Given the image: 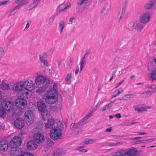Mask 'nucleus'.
<instances>
[{
	"label": "nucleus",
	"mask_w": 156,
	"mask_h": 156,
	"mask_svg": "<svg viewBox=\"0 0 156 156\" xmlns=\"http://www.w3.org/2000/svg\"><path fill=\"white\" fill-rule=\"evenodd\" d=\"M146 136L144 137H133V138H130V140H139L140 139H141V138H144V137H146Z\"/></svg>",
	"instance_id": "8fccbe9b"
},
{
	"label": "nucleus",
	"mask_w": 156,
	"mask_h": 156,
	"mask_svg": "<svg viewBox=\"0 0 156 156\" xmlns=\"http://www.w3.org/2000/svg\"><path fill=\"white\" fill-rule=\"evenodd\" d=\"M23 4H18L16 6L14 9L10 12V15H14L16 12H14V11L19 9L20 7L23 6Z\"/></svg>",
	"instance_id": "bb28decb"
},
{
	"label": "nucleus",
	"mask_w": 156,
	"mask_h": 156,
	"mask_svg": "<svg viewBox=\"0 0 156 156\" xmlns=\"http://www.w3.org/2000/svg\"><path fill=\"white\" fill-rule=\"evenodd\" d=\"M136 140L135 141V143L136 144H140L142 143V140Z\"/></svg>",
	"instance_id": "bf43d9fd"
},
{
	"label": "nucleus",
	"mask_w": 156,
	"mask_h": 156,
	"mask_svg": "<svg viewBox=\"0 0 156 156\" xmlns=\"http://www.w3.org/2000/svg\"><path fill=\"white\" fill-rule=\"evenodd\" d=\"M75 126V123H72L70 126V128L71 130L73 131L76 130V129L74 130V126Z\"/></svg>",
	"instance_id": "603ef678"
},
{
	"label": "nucleus",
	"mask_w": 156,
	"mask_h": 156,
	"mask_svg": "<svg viewBox=\"0 0 156 156\" xmlns=\"http://www.w3.org/2000/svg\"><path fill=\"white\" fill-rule=\"evenodd\" d=\"M78 150L82 152H86L87 151V150L85 149H81Z\"/></svg>",
	"instance_id": "052dcab7"
},
{
	"label": "nucleus",
	"mask_w": 156,
	"mask_h": 156,
	"mask_svg": "<svg viewBox=\"0 0 156 156\" xmlns=\"http://www.w3.org/2000/svg\"><path fill=\"white\" fill-rule=\"evenodd\" d=\"M135 110L137 111L139 113L142 112V110L141 108H139L138 107H134Z\"/></svg>",
	"instance_id": "864d4df0"
},
{
	"label": "nucleus",
	"mask_w": 156,
	"mask_h": 156,
	"mask_svg": "<svg viewBox=\"0 0 156 156\" xmlns=\"http://www.w3.org/2000/svg\"><path fill=\"white\" fill-rule=\"evenodd\" d=\"M85 121L83 119L80 120L76 124L74 128V130L75 129H79L83 124V122Z\"/></svg>",
	"instance_id": "7c9ffc66"
},
{
	"label": "nucleus",
	"mask_w": 156,
	"mask_h": 156,
	"mask_svg": "<svg viewBox=\"0 0 156 156\" xmlns=\"http://www.w3.org/2000/svg\"><path fill=\"white\" fill-rule=\"evenodd\" d=\"M0 88L3 90H9L10 89L9 85L2 82L0 83Z\"/></svg>",
	"instance_id": "4be33fe9"
},
{
	"label": "nucleus",
	"mask_w": 156,
	"mask_h": 156,
	"mask_svg": "<svg viewBox=\"0 0 156 156\" xmlns=\"http://www.w3.org/2000/svg\"><path fill=\"white\" fill-rule=\"evenodd\" d=\"M15 105L17 108L20 109H22L27 106V101L23 98H18L16 100Z\"/></svg>",
	"instance_id": "0eeeda50"
},
{
	"label": "nucleus",
	"mask_w": 156,
	"mask_h": 156,
	"mask_svg": "<svg viewBox=\"0 0 156 156\" xmlns=\"http://www.w3.org/2000/svg\"><path fill=\"white\" fill-rule=\"evenodd\" d=\"M15 2L16 3H20L19 4H23V6L27 4L28 2L26 0H15Z\"/></svg>",
	"instance_id": "2f4dec72"
},
{
	"label": "nucleus",
	"mask_w": 156,
	"mask_h": 156,
	"mask_svg": "<svg viewBox=\"0 0 156 156\" xmlns=\"http://www.w3.org/2000/svg\"><path fill=\"white\" fill-rule=\"evenodd\" d=\"M40 62L41 63L43 64L45 66L48 67L49 66H50V65L49 64L47 60L46 59L40 61Z\"/></svg>",
	"instance_id": "79ce46f5"
},
{
	"label": "nucleus",
	"mask_w": 156,
	"mask_h": 156,
	"mask_svg": "<svg viewBox=\"0 0 156 156\" xmlns=\"http://www.w3.org/2000/svg\"><path fill=\"white\" fill-rule=\"evenodd\" d=\"M13 90L16 91H21L25 89L22 81L19 82L14 84L12 87Z\"/></svg>",
	"instance_id": "f3484780"
},
{
	"label": "nucleus",
	"mask_w": 156,
	"mask_h": 156,
	"mask_svg": "<svg viewBox=\"0 0 156 156\" xmlns=\"http://www.w3.org/2000/svg\"><path fill=\"white\" fill-rule=\"evenodd\" d=\"M31 21L30 20H28L27 21V23L26 24V27L25 28V29H27L29 27H30V26L31 24Z\"/></svg>",
	"instance_id": "3c124183"
},
{
	"label": "nucleus",
	"mask_w": 156,
	"mask_h": 156,
	"mask_svg": "<svg viewBox=\"0 0 156 156\" xmlns=\"http://www.w3.org/2000/svg\"><path fill=\"white\" fill-rule=\"evenodd\" d=\"M148 13L143 14L140 18V22L143 23H147L150 20V16Z\"/></svg>",
	"instance_id": "6ab92c4d"
},
{
	"label": "nucleus",
	"mask_w": 156,
	"mask_h": 156,
	"mask_svg": "<svg viewBox=\"0 0 156 156\" xmlns=\"http://www.w3.org/2000/svg\"><path fill=\"white\" fill-rule=\"evenodd\" d=\"M52 109L55 112L57 111L58 110V109H57L56 106L52 107Z\"/></svg>",
	"instance_id": "338daca9"
},
{
	"label": "nucleus",
	"mask_w": 156,
	"mask_h": 156,
	"mask_svg": "<svg viewBox=\"0 0 156 156\" xmlns=\"http://www.w3.org/2000/svg\"><path fill=\"white\" fill-rule=\"evenodd\" d=\"M50 136L54 140L61 139L62 137V132L59 131L57 128H53L50 131Z\"/></svg>",
	"instance_id": "423d86ee"
},
{
	"label": "nucleus",
	"mask_w": 156,
	"mask_h": 156,
	"mask_svg": "<svg viewBox=\"0 0 156 156\" xmlns=\"http://www.w3.org/2000/svg\"><path fill=\"white\" fill-rule=\"evenodd\" d=\"M151 94V91L144 92L142 94V97L143 98H147L150 96Z\"/></svg>",
	"instance_id": "4c0bfd02"
},
{
	"label": "nucleus",
	"mask_w": 156,
	"mask_h": 156,
	"mask_svg": "<svg viewBox=\"0 0 156 156\" xmlns=\"http://www.w3.org/2000/svg\"><path fill=\"white\" fill-rule=\"evenodd\" d=\"M90 4L89 0H78L76 6L77 12L79 13H82L85 9H87L86 6Z\"/></svg>",
	"instance_id": "20e7f679"
},
{
	"label": "nucleus",
	"mask_w": 156,
	"mask_h": 156,
	"mask_svg": "<svg viewBox=\"0 0 156 156\" xmlns=\"http://www.w3.org/2000/svg\"><path fill=\"white\" fill-rule=\"evenodd\" d=\"M3 48H2L0 47V58L2 57L4 54Z\"/></svg>",
	"instance_id": "09e8293b"
},
{
	"label": "nucleus",
	"mask_w": 156,
	"mask_h": 156,
	"mask_svg": "<svg viewBox=\"0 0 156 156\" xmlns=\"http://www.w3.org/2000/svg\"><path fill=\"white\" fill-rule=\"evenodd\" d=\"M50 122L51 123L50 124H48V123H45V126L46 128H53L52 127L54 125V119H49V122Z\"/></svg>",
	"instance_id": "393cba45"
},
{
	"label": "nucleus",
	"mask_w": 156,
	"mask_h": 156,
	"mask_svg": "<svg viewBox=\"0 0 156 156\" xmlns=\"http://www.w3.org/2000/svg\"><path fill=\"white\" fill-rule=\"evenodd\" d=\"M20 156H34L33 155L28 152H24Z\"/></svg>",
	"instance_id": "c03bdc74"
},
{
	"label": "nucleus",
	"mask_w": 156,
	"mask_h": 156,
	"mask_svg": "<svg viewBox=\"0 0 156 156\" xmlns=\"http://www.w3.org/2000/svg\"><path fill=\"white\" fill-rule=\"evenodd\" d=\"M151 77L153 80H156V68L151 73Z\"/></svg>",
	"instance_id": "e433bc0d"
},
{
	"label": "nucleus",
	"mask_w": 156,
	"mask_h": 156,
	"mask_svg": "<svg viewBox=\"0 0 156 156\" xmlns=\"http://www.w3.org/2000/svg\"><path fill=\"white\" fill-rule=\"evenodd\" d=\"M150 142H152L153 140L152 139H150L148 140H142V143H147V141H149Z\"/></svg>",
	"instance_id": "5fc2aeb1"
},
{
	"label": "nucleus",
	"mask_w": 156,
	"mask_h": 156,
	"mask_svg": "<svg viewBox=\"0 0 156 156\" xmlns=\"http://www.w3.org/2000/svg\"><path fill=\"white\" fill-rule=\"evenodd\" d=\"M1 106L5 111L10 112L13 108L14 105L13 103L11 101H5L1 103Z\"/></svg>",
	"instance_id": "6e6552de"
},
{
	"label": "nucleus",
	"mask_w": 156,
	"mask_h": 156,
	"mask_svg": "<svg viewBox=\"0 0 156 156\" xmlns=\"http://www.w3.org/2000/svg\"><path fill=\"white\" fill-rule=\"evenodd\" d=\"M66 153L65 151H62V149L59 148L57 149L55 152V154L56 155H61L64 154Z\"/></svg>",
	"instance_id": "f704fd0d"
},
{
	"label": "nucleus",
	"mask_w": 156,
	"mask_h": 156,
	"mask_svg": "<svg viewBox=\"0 0 156 156\" xmlns=\"http://www.w3.org/2000/svg\"><path fill=\"white\" fill-rule=\"evenodd\" d=\"M144 26L140 23H136L132 26V30H135L137 32H140L142 30Z\"/></svg>",
	"instance_id": "a211bd4d"
},
{
	"label": "nucleus",
	"mask_w": 156,
	"mask_h": 156,
	"mask_svg": "<svg viewBox=\"0 0 156 156\" xmlns=\"http://www.w3.org/2000/svg\"><path fill=\"white\" fill-rule=\"evenodd\" d=\"M33 139L38 144L42 143L45 140L43 134L39 132L37 133L34 134L33 136Z\"/></svg>",
	"instance_id": "9b49d317"
},
{
	"label": "nucleus",
	"mask_w": 156,
	"mask_h": 156,
	"mask_svg": "<svg viewBox=\"0 0 156 156\" xmlns=\"http://www.w3.org/2000/svg\"><path fill=\"white\" fill-rule=\"evenodd\" d=\"M72 77L71 73H68L65 78V80L67 82L70 81V79Z\"/></svg>",
	"instance_id": "58836bf2"
},
{
	"label": "nucleus",
	"mask_w": 156,
	"mask_h": 156,
	"mask_svg": "<svg viewBox=\"0 0 156 156\" xmlns=\"http://www.w3.org/2000/svg\"><path fill=\"white\" fill-rule=\"evenodd\" d=\"M21 143V138L19 136H15L10 141L9 146L11 148H16L20 146Z\"/></svg>",
	"instance_id": "39448f33"
},
{
	"label": "nucleus",
	"mask_w": 156,
	"mask_h": 156,
	"mask_svg": "<svg viewBox=\"0 0 156 156\" xmlns=\"http://www.w3.org/2000/svg\"><path fill=\"white\" fill-rule=\"evenodd\" d=\"M6 113L5 110L3 108L1 107L0 106V118H4L6 115Z\"/></svg>",
	"instance_id": "c85d7f7f"
},
{
	"label": "nucleus",
	"mask_w": 156,
	"mask_h": 156,
	"mask_svg": "<svg viewBox=\"0 0 156 156\" xmlns=\"http://www.w3.org/2000/svg\"><path fill=\"white\" fill-rule=\"evenodd\" d=\"M8 148V144L7 141L5 140H0V151L5 152L6 151Z\"/></svg>",
	"instance_id": "dca6fc26"
},
{
	"label": "nucleus",
	"mask_w": 156,
	"mask_h": 156,
	"mask_svg": "<svg viewBox=\"0 0 156 156\" xmlns=\"http://www.w3.org/2000/svg\"><path fill=\"white\" fill-rule=\"evenodd\" d=\"M56 15L55 14H53L50 18L49 19V24H50L51 23H52L56 16Z\"/></svg>",
	"instance_id": "37998d69"
},
{
	"label": "nucleus",
	"mask_w": 156,
	"mask_h": 156,
	"mask_svg": "<svg viewBox=\"0 0 156 156\" xmlns=\"http://www.w3.org/2000/svg\"><path fill=\"white\" fill-rule=\"evenodd\" d=\"M122 92V88H119L118 90H117L113 92V95L112 96V98L115 97L119 95Z\"/></svg>",
	"instance_id": "c756f323"
},
{
	"label": "nucleus",
	"mask_w": 156,
	"mask_h": 156,
	"mask_svg": "<svg viewBox=\"0 0 156 156\" xmlns=\"http://www.w3.org/2000/svg\"><path fill=\"white\" fill-rule=\"evenodd\" d=\"M112 129L111 127H110L109 128H108L106 129V132H110L111 131Z\"/></svg>",
	"instance_id": "774afa93"
},
{
	"label": "nucleus",
	"mask_w": 156,
	"mask_h": 156,
	"mask_svg": "<svg viewBox=\"0 0 156 156\" xmlns=\"http://www.w3.org/2000/svg\"><path fill=\"white\" fill-rule=\"evenodd\" d=\"M86 62L85 57L84 56L82 59L81 61L80 62V72L82 70L83 68L84 63Z\"/></svg>",
	"instance_id": "c9c22d12"
},
{
	"label": "nucleus",
	"mask_w": 156,
	"mask_h": 156,
	"mask_svg": "<svg viewBox=\"0 0 156 156\" xmlns=\"http://www.w3.org/2000/svg\"><path fill=\"white\" fill-rule=\"evenodd\" d=\"M33 114L32 111L30 110L27 111L25 113V119L30 123H32L34 120V116Z\"/></svg>",
	"instance_id": "f8f14e48"
},
{
	"label": "nucleus",
	"mask_w": 156,
	"mask_h": 156,
	"mask_svg": "<svg viewBox=\"0 0 156 156\" xmlns=\"http://www.w3.org/2000/svg\"><path fill=\"white\" fill-rule=\"evenodd\" d=\"M48 55L46 52H44L41 55H39V58L40 61H41L45 59L47 57Z\"/></svg>",
	"instance_id": "473e14b6"
},
{
	"label": "nucleus",
	"mask_w": 156,
	"mask_h": 156,
	"mask_svg": "<svg viewBox=\"0 0 156 156\" xmlns=\"http://www.w3.org/2000/svg\"><path fill=\"white\" fill-rule=\"evenodd\" d=\"M149 87L153 90L151 91L152 93H154L156 92V86L154 85H151Z\"/></svg>",
	"instance_id": "49530a36"
},
{
	"label": "nucleus",
	"mask_w": 156,
	"mask_h": 156,
	"mask_svg": "<svg viewBox=\"0 0 156 156\" xmlns=\"http://www.w3.org/2000/svg\"><path fill=\"white\" fill-rule=\"evenodd\" d=\"M92 115V112H89L83 119L85 121H86L91 117Z\"/></svg>",
	"instance_id": "ea45409f"
},
{
	"label": "nucleus",
	"mask_w": 156,
	"mask_h": 156,
	"mask_svg": "<svg viewBox=\"0 0 156 156\" xmlns=\"http://www.w3.org/2000/svg\"><path fill=\"white\" fill-rule=\"evenodd\" d=\"M57 109L60 110L62 108V105L61 104L57 105H56Z\"/></svg>",
	"instance_id": "4d7b16f0"
},
{
	"label": "nucleus",
	"mask_w": 156,
	"mask_h": 156,
	"mask_svg": "<svg viewBox=\"0 0 156 156\" xmlns=\"http://www.w3.org/2000/svg\"><path fill=\"white\" fill-rule=\"evenodd\" d=\"M67 127L66 124L65 128H64V125L63 123L60 121L58 122L57 123V126L55 127L54 128H57V130L59 131L62 132V131L64 130L65 131Z\"/></svg>",
	"instance_id": "aec40b11"
},
{
	"label": "nucleus",
	"mask_w": 156,
	"mask_h": 156,
	"mask_svg": "<svg viewBox=\"0 0 156 156\" xmlns=\"http://www.w3.org/2000/svg\"><path fill=\"white\" fill-rule=\"evenodd\" d=\"M37 105L38 109L39 111L41 112V117L42 119L45 120V119L49 115L50 113L48 110H46V104L44 101H38L37 102Z\"/></svg>",
	"instance_id": "7ed1b4c3"
},
{
	"label": "nucleus",
	"mask_w": 156,
	"mask_h": 156,
	"mask_svg": "<svg viewBox=\"0 0 156 156\" xmlns=\"http://www.w3.org/2000/svg\"><path fill=\"white\" fill-rule=\"evenodd\" d=\"M126 9V6L125 5H124L122 7V11L120 12H119V14L118 15V16H119L120 15L124 16Z\"/></svg>",
	"instance_id": "a19ab883"
},
{
	"label": "nucleus",
	"mask_w": 156,
	"mask_h": 156,
	"mask_svg": "<svg viewBox=\"0 0 156 156\" xmlns=\"http://www.w3.org/2000/svg\"><path fill=\"white\" fill-rule=\"evenodd\" d=\"M124 81V80H122L117 84L115 87V88H116L118 87Z\"/></svg>",
	"instance_id": "6e6d98bb"
},
{
	"label": "nucleus",
	"mask_w": 156,
	"mask_h": 156,
	"mask_svg": "<svg viewBox=\"0 0 156 156\" xmlns=\"http://www.w3.org/2000/svg\"><path fill=\"white\" fill-rule=\"evenodd\" d=\"M22 82L25 89L30 91L33 89L34 84L31 80H29Z\"/></svg>",
	"instance_id": "ddd939ff"
},
{
	"label": "nucleus",
	"mask_w": 156,
	"mask_h": 156,
	"mask_svg": "<svg viewBox=\"0 0 156 156\" xmlns=\"http://www.w3.org/2000/svg\"><path fill=\"white\" fill-rule=\"evenodd\" d=\"M35 82L37 85L42 84V86L37 90L38 91L37 92L40 93H42L45 91L46 89L50 85L49 80L42 76H37L36 78Z\"/></svg>",
	"instance_id": "f257e3e1"
},
{
	"label": "nucleus",
	"mask_w": 156,
	"mask_h": 156,
	"mask_svg": "<svg viewBox=\"0 0 156 156\" xmlns=\"http://www.w3.org/2000/svg\"><path fill=\"white\" fill-rule=\"evenodd\" d=\"M58 96L57 91L54 89H51L47 93L45 101L49 104H52L58 101Z\"/></svg>",
	"instance_id": "f03ea898"
},
{
	"label": "nucleus",
	"mask_w": 156,
	"mask_h": 156,
	"mask_svg": "<svg viewBox=\"0 0 156 156\" xmlns=\"http://www.w3.org/2000/svg\"><path fill=\"white\" fill-rule=\"evenodd\" d=\"M71 7L70 3L69 2L66 3H63L58 5L56 9L57 12L59 11V13L63 11L65 9H67Z\"/></svg>",
	"instance_id": "4468645a"
},
{
	"label": "nucleus",
	"mask_w": 156,
	"mask_h": 156,
	"mask_svg": "<svg viewBox=\"0 0 156 156\" xmlns=\"http://www.w3.org/2000/svg\"><path fill=\"white\" fill-rule=\"evenodd\" d=\"M40 0H34L33 3L34 4L33 8H34L37 6L38 4L39 3Z\"/></svg>",
	"instance_id": "de8ad7c7"
},
{
	"label": "nucleus",
	"mask_w": 156,
	"mask_h": 156,
	"mask_svg": "<svg viewBox=\"0 0 156 156\" xmlns=\"http://www.w3.org/2000/svg\"><path fill=\"white\" fill-rule=\"evenodd\" d=\"M122 151H124L123 154H126V156H137L138 154L137 149L134 147L124 150Z\"/></svg>",
	"instance_id": "1a4fd4ad"
},
{
	"label": "nucleus",
	"mask_w": 156,
	"mask_h": 156,
	"mask_svg": "<svg viewBox=\"0 0 156 156\" xmlns=\"http://www.w3.org/2000/svg\"><path fill=\"white\" fill-rule=\"evenodd\" d=\"M155 3V0H151L144 5V8L146 9H149L152 8Z\"/></svg>",
	"instance_id": "412c9836"
},
{
	"label": "nucleus",
	"mask_w": 156,
	"mask_h": 156,
	"mask_svg": "<svg viewBox=\"0 0 156 156\" xmlns=\"http://www.w3.org/2000/svg\"><path fill=\"white\" fill-rule=\"evenodd\" d=\"M113 105L112 103H110L108 105H107L103 107L101 109L102 112L104 111L109 109Z\"/></svg>",
	"instance_id": "72a5a7b5"
},
{
	"label": "nucleus",
	"mask_w": 156,
	"mask_h": 156,
	"mask_svg": "<svg viewBox=\"0 0 156 156\" xmlns=\"http://www.w3.org/2000/svg\"><path fill=\"white\" fill-rule=\"evenodd\" d=\"M119 142H118L117 143H109V145H111V146H115L117 145Z\"/></svg>",
	"instance_id": "69168bd1"
},
{
	"label": "nucleus",
	"mask_w": 156,
	"mask_h": 156,
	"mask_svg": "<svg viewBox=\"0 0 156 156\" xmlns=\"http://www.w3.org/2000/svg\"><path fill=\"white\" fill-rule=\"evenodd\" d=\"M75 19V18L73 17H72L70 18L69 21L71 22V24H72L73 23V21Z\"/></svg>",
	"instance_id": "13d9d810"
},
{
	"label": "nucleus",
	"mask_w": 156,
	"mask_h": 156,
	"mask_svg": "<svg viewBox=\"0 0 156 156\" xmlns=\"http://www.w3.org/2000/svg\"><path fill=\"white\" fill-rule=\"evenodd\" d=\"M14 125L17 129H21L24 127L25 123L23 119L21 118H17L14 122Z\"/></svg>",
	"instance_id": "9d476101"
},
{
	"label": "nucleus",
	"mask_w": 156,
	"mask_h": 156,
	"mask_svg": "<svg viewBox=\"0 0 156 156\" xmlns=\"http://www.w3.org/2000/svg\"><path fill=\"white\" fill-rule=\"evenodd\" d=\"M1 3V5L2 6H3L4 5H7L9 4L10 3V1L9 0H6V1H3L1 2H0Z\"/></svg>",
	"instance_id": "a18cd8bd"
},
{
	"label": "nucleus",
	"mask_w": 156,
	"mask_h": 156,
	"mask_svg": "<svg viewBox=\"0 0 156 156\" xmlns=\"http://www.w3.org/2000/svg\"><path fill=\"white\" fill-rule=\"evenodd\" d=\"M45 142L47 145L50 147L52 146L54 143L53 141L49 138L46 137L45 139Z\"/></svg>",
	"instance_id": "cd10ccee"
},
{
	"label": "nucleus",
	"mask_w": 156,
	"mask_h": 156,
	"mask_svg": "<svg viewBox=\"0 0 156 156\" xmlns=\"http://www.w3.org/2000/svg\"><path fill=\"white\" fill-rule=\"evenodd\" d=\"M115 116L118 119H119L121 118V115L120 113H118L115 114Z\"/></svg>",
	"instance_id": "e2e57ef3"
},
{
	"label": "nucleus",
	"mask_w": 156,
	"mask_h": 156,
	"mask_svg": "<svg viewBox=\"0 0 156 156\" xmlns=\"http://www.w3.org/2000/svg\"><path fill=\"white\" fill-rule=\"evenodd\" d=\"M137 96L136 94H126L122 97V99L123 100L128 101L130 100L131 98H133Z\"/></svg>",
	"instance_id": "5701e85b"
},
{
	"label": "nucleus",
	"mask_w": 156,
	"mask_h": 156,
	"mask_svg": "<svg viewBox=\"0 0 156 156\" xmlns=\"http://www.w3.org/2000/svg\"><path fill=\"white\" fill-rule=\"evenodd\" d=\"M65 25V23L64 21L62 20L60 22L58 26V30L60 31L61 34L62 32Z\"/></svg>",
	"instance_id": "a878e982"
},
{
	"label": "nucleus",
	"mask_w": 156,
	"mask_h": 156,
	"mask_svg": "<svg viewBox=\"0 0 156 156\" xmlns=\"http://www.w3.org/2000/svg\"><path fill=\"white\" fill-rule=\"evenodd\" d=\"M27 149L33 151L35 150L37 147V145L35 143V141L30 140L28 141L27 144Z\"/></svg>",
	"instance_id": "2eb2a0df"
},
{
	"label": "nucleus",
	"mask_w": 156,
	"mask_h": 156,
	"mask_svg": "<svg viewBox=\"0 0 156 156\" xmlns=\"http://www.w3.org/2000/svg\"><path fill=\"white\" fill-rule=\"evenodd\" d=\"M110 5L108 3L105 4L102 9L101 11V13L105 14L108 11Z\"/></svg>",
	"instance_id": "b1692460"
},
{
	"label": "nucleus",
	"mask_w": 156,
	"mask_h": 156,
	"mask_svg": "<svg viewBox=\"0 0 156 156\" xmlns=\"http://www.w3.org/2000/svg\"><path fill=\"white\" fill-rule=\"evenodd\" d=\"M90 140H87L84 141V143L86 144H88L90 143Z\"/></svg>",
	"instance_id": "0e129e2a"
},
{
	"label": "nucleus",
	"mask_w": 156,
	"mask_h": 156,
	"mask_svg": "<svg viewBox=\"0 0 156 156\" xmlns=\"http://www.w3.org/2000/svg\"><path fill=\"white\" fill-rule=\"evenodd\" d=\"M111 103H112H112H114V104L115 105H116L118 103H119V100H118V99L115 100V101H112Z\"/></svg>",
	"instance_id": "680f3d73"
}]
</instances>
